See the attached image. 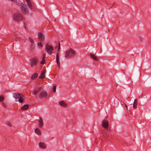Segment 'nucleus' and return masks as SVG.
Wrapping results in <instances>:
<instances>
[{
	"label": "nucleus",
	"mask_w": 151,
	"mask_h": 151,
	"mask_svg": "<svg viewBox=\"0 0 151 151\" xmlns=\"http://www.w3.org/2000/svg\"><path fill=\"white\" fill-rule=\"evenodd\" d=\"M13 96L15 99V101H19L20 103H22L24 101V99L22 98L24 96L22 94L18 93H13Z\"/></svg>",
	"instance_id": "f257e3e1"
},
{
	"label": "nucleus",
	"mask_w": 151,
	"mask_h": 151,
	"mask_svg": "<svg viewBox=\"0 0 151 151\" xmlns=\"http://www.w3.org/2000/svg\"><path fill=\"white\" fill-rule=\"evenodd\" d=\"M75 54V52L74 50L70 49L69 50H67V52H66L65 57L66 58H69L74 56Z\"/></svg>",
	"instance_id": "f03ea898"
},
{
	"label": "nucleus",
	"mask_w": 151,
	"mask_h": 151,
	"mask_svg": "<svg viewBox=\"0 0 151 151\" xmlns=\"http://www.w3.org/2000/svg\"><path fill=\"white\" fill-rule=\"evenodd\" d=\"M21 9L24 14H29L28 9L27 8L26 4L24 2H23L22 3Z\"/></svg>",
	"instance_id": "7ed1b4c3"
},
{
	"label": "nucleus",
	"mask_w": 151,
	"mask_h": 151,
	"mask_svg": "<svg viewBox=\"0 0 151 151\" xmlns=\"http://www.w3.org/2000/svg\"><path fill=\"white\" fill-rule=\"evenodd\" d=\"M14 20L15 21L21 20L22 19V15L19 13L14 14L13 15Z\"/></svg>",
	"instance_id": "20e7f679"
},
{
	"label": "nucleus",
	"mask_w": 151,
	"mask_h": 151,
	"mask_svg": "<svg viewBox=\"0 0 151 151\" xmlns=\"http://www.w3.org/2000/svg\"><path fill=\"white\" fill-rule=\"evenodd\" d=\"M45 50L47 51V53L51 55L52 54L53 48L52 46H50L47 44L45 45Z\"/></svg>",
	"instance_id": "39448f33"
},
{
	"label": "nucleus",
	"mask_w": 151,
	"mask_h": 151,
	"mask_svg": "<svg viewBox=\"0 0 151 151\" xmlns=\"http://www.w3.org/2000/svg\"><path fill=\"white\" fill-rule=\"evenodd\" d=\"M37 58H32L30 60V63L32 67H33L37 65Z\"/></svg>",
	"instance_id": "423d86ee"
},
{
	"label": "nucleus",
	"mask_w": 151,
	"mask_h": 151,
	"mask_svg": "<svg viewBox=\"0 0 151 151\" xmlns=\"http://www.w3.org/2000/svg\"><path fill=\"white\" fill-rule=\"evenodd\" d=\"M47 92L44 91L40 93L39 95V98L42 99L44 97H47Z\"/></svg>",
	"instance_id": "0eeeda50"
},
{
	"label": "nucleus",
	"mask_w": 151,
	"mask_h": 151,
	"mask_svg": "<svg viewBox=\"0 0 151 151\" xmlns=\"http://www.w3.org/2000/svg\"><path fill=\"white\" fill-rule=\"evenodd\" d=\"M109 123L107 121L104 120L102 122V126L104 128L107 129L108 128Z\"/></svg>",
	"instance_id": "6e6552de"
},
{
	"label": "nucleus",
	"mask_w": 151,
	"mask_h": 151,
	"mask_svg": "<svg viewBox=\"0 0 151 151\" xmlns=\"http://www.w3.org/2000/svg\"><path fill=\"white\" fill-rule=\"evenodd\" d=\"M38 37L40 39V41L43 42L45 40V37L44 35L41 32H39L38 33Z\"/></svg>",
	"instance_id": "1a4fd4ad"
},
{
	"label": "nucleus",
	"mask_w": 151,
	"mask_h": 151,
	"mask_svg": "<svg viewBox=\"0 0 151 151\" xmlns=\"http://www.w3.org/2000/svg\"><path fill=\"white\" fill-rule=\"evenodd\" d=\"M39 146L40 148L45 149L46 148V145L45 143L40 142L39 143Z\"/></svg>",
	"instance_id": "9d476101"
},
{
	"label": "nucleus",
	"mask_w": 151,
	"mask_h": 151,
	"mask_svg": "<svg viewBox=\"0 0 151 151\" xmlns=\"http://www.w3.org/2000/svg\"><path fill=\"white\" fill-rule=\"evenodd\" d=\"M39 122V127L41 128L42 127L44 124L43 120L40 117V120Z\"/></svg>",
	"instance_id": "9b49d317"
},
{
	"label": "nucleus",
	"mask_w": 151,
	"mask_h": 151,
	"mask_svg": "<svg viewBox=\"0 0 151 151\" xmlns=\"http://www.w3.org/2000/svg\"><path fill=\"white\" fill-rule=\"evenodd\" d=\"M56 63L58 65L59 68H60V62L59 61V54L58 53H57L56 54Z\"/></svg>",
	"instance_id": "f8f14e48"
},
{
	"label": "nucleus",
	"mask_w": 151,
	"mask_h": 151,
	"mask_svg": "<svg viewBox=\"0 0 151 151\" xmlns=\"http://www.w3.org/2000/svg\"><path fill=\"white\" fill-rule=\"evenodd\" d=\"M46 73V70H45L43 71H42V73L40 75L39 77L41 78H44L45 77V74Z\"/></svg>",
	"instance_id": "ddd939ff"
},
{
	"label": "nucleus",
	"mask_w": 151,
	"mask_h": 151,
	"mask_svg": "<svg viewBox=\"0 0 151 151\" xmlns=\"http://www.w3.org/2000/svg\"><path fill=\"white\" fill-rule=\"evenodd\" d=\"M137 99H135L134 100V101L133 104V108L134 109H136L137 108Z\"/></svg>",
	"instance_id": "4468645a"
},
{
	"label": "nucleus",
	"mask_w": 151,
	"mask_h": 151,
	"mask_svg": "<svg viewBox=\"0 0 151 151\" xmlns=\"http://www.w3.org/2000/svg\"><path fill=\"white\" fill-rule=\"evenodd\" d=\"M27 3V4L28 6L29 7V8H31V9H32V4L30 1V0H26Z\"/></svg>",
	"instance_id": "2eb2a0df"
},
{
	"label": "nucleus",
	"mask_w": 151,
	"mask_h": 151,
	"mask_svg": "<svg viewBox=\"0 0 151 151\" xmlns=\"http://www.w3.org/2000/svg\"><path fill=\"white\" fill-rule=\"evenodd\" d=\"M90 55L91 58H92L94 60L96 61H98V58L94 55L93 54H90Z\"/></svg>",
	"instance_id": "dca6fc26"
},
{
	"label": "nucleus",
	"mask_w": 151,
	"mask_h": 151,
	"mask_svg": "<svg viewBox=\"0 0 151 151\" xmlns=\"http://www.w3.org/2000/svg\"><path fill=\"white\" fill-rule=\"evenodd\" d=\"M60 104L62 106L65 107L67 106V104L63 101H61L59 102Z\"/></svg>",
	"instance_id": "f3484780"
},
{
	"label": "nucleus",
	"mask_w": 151,
	"mask_h": 151,
	"mask_svg": "<svg viewBox=\"0 0 151 151\" xmlns=\"http://www.w3.org/2000/svg\"><path fill=\"white\" fill-rule=\"evenodd\" d=\"M29 106L28 104L25 105L22 107L21 109L22 110H26L28 108Z\"/></svg>",
	"instance_id": "a211bd4d"
},
{
	"label": "nucleus",
	"mask_w": 151,
	"mask_h": 151,
	"mask_svg": "<svg viewBox=\"0 0 151 151\" xmlns=\"http://www.w3.org/2000/svg\"><path fill=\"white\" fill-rule=\"evenodd\" d=\"M35 48V45L33 44H31L30 46V49L31 51H33Z\"/></svg>",
	"instance_id": "6ab92c4d"
},
{
	"label": "nucleus",
	"mask_w": 151,
	"mask_h": 151,
	"mask_svg": "<svg viewBox=\"0 0 151 151\" xmlns=\"http://www.w3.org/2000/svg\"><path fill=\"white\" fill-rule=\"evenodd\" d=\"M35 132L36 134L38 135H40L41 134V133L40 130L37 128H36L35 129Z\"/></svg>",
	"instance_id": "aec40b11"
},
{
	"label": "nucleus",
	"mask_w": 151,
	"mask_h": 151,
	"mask_svg": "<svg viewBox=\"0 0 151 151\" xmlns=\"http://www.w3.org/2000/svg\"><path fill=\"white\" fill-rule=\"evenodd\" d=\"M38 76V74L37 73H34L31 77V78L32 79H34L36 78Z\"/></svg>",
	"instance_id": "412c9836"
},
{
	"label": "nucleus",
	"mask_w": 151,
	"mask_h": 151,
	"mask_svg": "<svg viewBox=\"0 0 151 151\" xmlns=\"http://www.w3.org/2000/svg\"><path fill=\"white\" fill-rule=\"evenodd\" d=\"M44 56H45L44 55ZM45 62V56H44L43 57V58L42 60L41 61L40 63L41 64L43 65V64H44Z\"/></svg>",
	"instance_id": "4be33fe9"
},
{
	"label": "nucleus",
	"mask_w": 151,
	"mask_h": 151,
	"mask_svg": "<svg viewBox=\"0 0 151 151\" xmlns=\"http://www.w3.org/2000/svg\"><path fill=\"white\" fill-rule=\"evenodd\" d=\"M4 99V98L3 96H1L0 95V102H1L3 101Z\"/></svg>",
	"instance_id": "5701e85b"
},
{
	"label": "nucleus",
	"mask_w": 151,
	"mask_h": 151,
	"mask_svg": "<svg viewBox=\"0 0 151 151\" xmlns=\"http://www.w3.org/2000/svg\"><path fill=\"white\" fill-rule=\"evenodd\" d=\"M56 86L55 85H54L53 86V88L52 89V91H53V92L55 93L56 92Z\"/></svg>",
	"instance_id": "b1692460"
},
{
	"label": "nucleus",
	"mask_w": 151,
	"mask_h": 151,
	"mask_svg": "<svg viewBox=\"0 0 151 151\" xmlns=\"http://www.w3.org/2000/svg\"><path fill=\"white\" fill-rule=\"evenodd\" d=\"M29 41H30V42L31 43H33L34 42L33 40L30 37H29Z\"/></svg>",
	"instance_id": "393cba45"
},
{
	"label": "nucleus",
	"mask_w": 151,
	"mask_h": 151,
	"mask_svg": "<svg viewBox=\"0 0 151 151\" xmlns=\"http://www.w3.org/2000/svg\"><path fill=\"white\" fill-rule=\"evenodd\" d=\"M37 45L38 46L40 47H42V44L41 42H39L37 44Z\"/></svg>",
	"instance_id": "a878e982"
},
{
	"label": "nucleus",
	"mask_w": 151,
	"mask_h": 151,
	"mask_svg": "<svg viewBox=\"0 0 151 151\" xmlns=\"http://www.w3.org/2000/svg\"><path fill=\"white\" fill-rule=\"evenodd\" d=\"M6 124L10 127H12V124L9 122H7Z\"/></svg>",
	"instance_id": "bb28decb"
},
{
	"label": "nucleus",
	"mask_w": 151,
	"mask_h": 151,
	"mask_svg": "<svg viewBox=\"0 0 151 151\" xmlns=\"http://www.w3.org/2000/svg\"><path fill=\"white\" fill-rule=\"evenodd\" d=\"M38 93V91H37L36 90H34V92H33V93L35 95H36Z\"/></svg>",
	"instance_id": "cd10ccee"
},
{
	"label": "nucleus",
	"mask_w": 151,
	"mask_h": 151,
	"mask_svg": "<svg viewBox=\"0 0 151 151\" xmlns=\"http://www.w3.org/2000/svg\"><path fill=\"white\" fill-rule=\"evenodd\" d=\"M41 88L42 87H40L38 88L37 90H36L37 91H38V93L40 91L41 89Z\"/></svg>",
	"instance_id": "c85d7f7f"
},
{
	"label": "nucleus",
	"mask_w": 151,
	"mask_h": 151,
	"mask_svg": "<svg viewBox=\"0 0 151 151\" xmlns=\"http://www.w3.org/2000/svg\"><path fill=\"white\" fill-rule=\"evenodd\" d=\"M59 46L58 47V51H59L60 49V43L59 42Z\"/></svg>",
	"instance_id": "c756f323"
},
{
	"label": "nucleus",
	"mask_w": 151,
	"mask_h": 151,
	"mask_svg": "<svg viewBox=\"0 0 151 151\" xmlns=\"http://www.w3.org/2000/svg\"><path fill=\"white\" fill-rule=\"evenodd\" d=\"M104 132L102 131V133L100 135L101 136H104Z\"/></svg>",
	"instance_id": "7c9ffc66"
},
{
	"label": "nucleus",
	"mask_w": 151,
	"mask_h": 151,
	"mask_svg": "<svg viewBox=\"0 0 151 151\" xmlns=\"http://www.w3.org/2000/svg\"><path fill=\"white\" fill-rule=\"evenodd\" d=\"M2 105L3 106H4V107H6V106H5V104L3 103H2Z\"/></svg>",
	"instance_id": "2f4dec72"
},
{
	"label": "nucleus",
	"mask_w": 151,
	"mask_h": 151,
	"mask_svg": "<svg viewBox=\"0 0 151 151\" xmlns=\"http://www.w3.org/2000/svg\"><path fill=\"white\" fill-rule=\"evenodd\" d=\"M58 47V46L57 45L55 47V49H57V48Z\"/></svg>",
	"instance_id": "473e14b6"
},
{
	"label": "nucleus",
	"mask_w": 151,
	"mask_h": 151,
	"mask_svg": "<svg viewBox=\"0 0 151 151\" xmlns=\"http://www.w3.org/2000/svg\"><path fill=\"white\" fill-rule=\"evenodd\" d=\"M124 104L125 105V106L126 107V106H127V105L126 104Z\"/></svg>",
	"instance_id": "72a5a7b5"
},
{
	"label": "nucleus",
	"mask_w": 151,
	"mask_h": 151,
	"mask_svg": "<svg viewBox=\"0 0 151 151\" xmlns=\"http://www.w3.org/2000/svg\"><path fill=\"white\" fill-rule=\"evenodd\" d=\"M126 108L127 109V110L128 109H127V106H126Z\"/></svg>",
	"instance_id": "f704fd0d"
},
{
	"label": "nucleus",
	"mask_w": 151,
	"mask_h": 151,
	"mask_svg": "<svg viewBox=\"0 0 151 151\" xmlns=\"http://www.w3.org/2000/svg\"><path fill=\"white\" fill-rule=\"evenodd\" d=\"M139 98H142V96H141H141H140H140H139Z\"/></svg>",
	"instance_id": "c9c22d12"
},
{
	"label": "nucleus",
	"mask_w": 151,
	"mask_h": 151,
	"mask_svg": "<svg viewBox=\"0 0 151 151\" xmlns=\"http://www.w3.org/2000/svg\"><path fill=\"white\" fill-rule=\"evenodd\" d=\"M139 98H142V96H141H141H140H140H139Z\"/></svg>",
	"instance_id": "e433bc0d"
},
{
	"label": "nucleus",
	"mask_w": 151,
	"mask_h": 151,
	"mask_svg": "<svg viewBox=\"0 0 151 151\" xmlns=\"http://www.w3.org/2000/svg\"><path fill=\"white\" fill-rule=\"evenodd\" d=\"M115 3V2H114V3H113V5Z\"/></svg>",
	"instance_id": "4c0bfd02"
},
{
	"label": "nucleus",
	"mask_w": 151,
	"mask_h": 151,
	"mask_svg": "<svg viewBox=\"0 0 151 151\" xmlns=\"http://www.w3.org/2000/svg\"><path fill=\"white\" fill-rule=\"evenodd\" d=\"M79 29H80V27H79Z\"/></svg>",
	"instance_id": "58836bf2"
},
{
	"label": "nucleus",
	"mask_w": 151,
	"mask_h": 151,
	"mask_svg": "<svg viewBox=\"0 0 151 151\" xmlns=\"http://www.w3.org/2000/svg\"><path fill=\"white\" fill-rule=\"evenodd\" d=\"M108 31H109V29L108 30Z\"/></svg>",
	"instance_id": "ea45409f"
}]
</instances>
